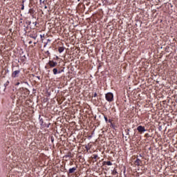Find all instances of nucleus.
I'll return each instance as SVG.
<instances>
[{
  "mask_svg": "<svg viewBox=\"0 0 177 177\" xmlns=\"http://www.w3.org/2000/svg\"><path fill=\"white\" fill-rule=\"evenodd\" d=\"M105 98L107 102H113L114 100V95L112 93H108L105 95Z\"/></svg>",
  "mask_w": 177,
  "mask_h": 177,
  "instance_id": "1",
  "label": "nucleus"
},
{
  "mask_svg": "<svg viewBox=\"0 0 177 177\" xmlns=\"http://www.w3.org/2000/svg\"><path fill=\"white\" fill-rule=\"evenodd\" d=\"M19 74H20V70L15 71L12 73V78H17V77H19Z\"/></svg>",
  "mask_w": 177,
  "mask_h": 177,
  "instance_id": "2",
  "label": "nucleus"
},
{
  "mask_svg": "<svg viewBox=\"0 0 177 177\" xmlns=\"http://www.w3.org/2000/svg\"><path fill=\"white\" fill-rule=\"evenodd\" d=\"M137 131H138V132H140V133H142V132H146V129H145V127L138 126L137 128Z\"/></svg>",
  "mask_w": 177,
  "mask_h": 177,
  "instance_id": "3",
  "label": "nucleus"
},
{
  "mask_svg": "<svg viewBox=\"0 0 177 177\" xmlns=\"http://www.w3.org/2000/svg\"><path fill=\"white\" fill-rule=\"evenodd\" d=\"M48 66L53 68V67H56V66H57V63L56 62L49 61Z\"/></svg>",
  "mask_w": 177,
  "mask_h": 177,
  "instance_id": "4",
  "label": "nucleus"
},
{
  "mask_svg": "<svg viewBox=\"0 0 177 177\" xmlns=\"http://www.w3.org/2000/svg\"><path fill=\"white\" fill-rule=\"evenodd\" d=\"M29 37H30V38H32L33 39H37V37H38V35H37V33H30V35H29Z\"/></svg>",
  "mask_w": 177,
  "mask_h": 177,
  "instance_id": "5",
  "label": "nucleus"
},
{
  "mask_svg": "<svg viewBox=\"0 0 177 177\" xmlns=\"http://www.w3.org/2000/svg\"><path fill=\"white\" fill-rule=\"evenodd\" d=\"M77 171V167H72L69 169L68 174H74Z\"/></svg>",
  "mask_w": 177,
  "mask_h": 177,
  "instance_id": "6",
  "label": "nucleus"
},
{
  "mask_svg": "<svg viewBox=\"0 0 177 177\" xmlns=\"http://www.w3.org/2000/svg\"><path fill=\"white\" fill-rule=\"evenodd\" d=\"M53 73L54 75H56V74H60V71H59L56 68L53 69Z\"/></svg>",
  "mask_w": 177,
  "mask_h": 177,
  "instance_id": "7",
  "label": "nucleus"
},
{
  "mask_svg": "<svg viewBox=\"0 0 177 177\" xmlns=\"http://www.w3.org/2000/svg\"><path fill=\"white\" fill-rule=\"evenodd\" d=\"M135 165H137L138 167H139V165H140V160L137 159L135 162H134Z\"/></svg>",
  "mask_w": 177,
  "mask_h": 177,
  "instance_id": "8",
  "label": "nucleus"
},
{
  "mask_svg": "<svg viewBox=\"0 0 177 177\" xmlns=\"http://www.w3.org/2000/svg\"><path fill=\"white\" fill-rule=\"evenodd\" d=\"M64 50V47H59L58 51L59 53H62Z\"/></svg>",
  "mask_w": 177,
  "mask_h": 177,
  "instance_id": "9",
  "label": "nucleus"
},
{
  "mask_svg": "<svg viewBox=\"0 0 177 177\" xmlns=\"http://www.w3.org/2000/svg\"><path fill=\"white\" fill-rule=\"evenodd\" d=\"M67 157H70L71 158H72L73 156H71V152H69L67 153V155L66 156V158Z\"/></svg>",
  "mask_w": 177,
  "mask_h": 177,
  "instance_id": "10",
  "label": "nucleus"
},
{
  "mask_svg": "<svg viewBox=\"0 0 177 177\" xmlns=\"http://www.w3.org/2000/svg\"><path fill=\"white\" fill-rule=\"evenodd\" d=\"M50 140H51L52 143H53V142H55V138H53V136H51Z\"/></svg>",
  "mask_w": 177,
  "mask_h": 177,
  "instance_id": "11",
  "label": "nucleus"
},
{
  "mask_svg": "<svg viewBox=\"0 0 177 177\" xmlns=\"http://www.w3.org/2000/svg\"><path fill=\"white\" fill-rule=\"evenodd\" d=\"M106 165H113V163H111V162H110V161H107Z\"/></svg>",
  "mask_w": 177,
  "mask_h": 177,
  "instance_id": "12",
  "label": "nucleus"
},
{
  "mask_svg": "<svg viewBox=\"0 0 177 177\" xmlns=\"http://www.w3.org/2000/svg\"><path fill=\"white\" fill-rule=\"evenodd\" d=\"M8 85H9V81H8L7 82H6V83L4 84L5 88H6V86H8Z\"/></svg>",
  "mask_w": 177,
  "mask_h": 177,
  "instance_id": "13",
  "label": "nucleus"
},
{
  "mask_svg": "<svg viewBox=\"0 0 177 177\" xmlns=\"http://www.w3.org/2000/svg\"><path fill=\"white\" fill-rule=\"evenodd\" d=\"M113 175H117V170L115 169L113 170Z\"/></svg>",
  "mask_w": 177,
  "mask_h": 177,
  "instance_id": "14",
  "label": "nucleus"
},
{
  "mask_svg": "<svg viewBox=\"0 0 177 177\" xmlns=\"http://www.w3.org/2000/svg\"><path fill=\"white\" fill-rule=\"evenodd\" d=\"M104 118L106 122H107L109 121V120L107 119V117L104 116Z\"/></svg>",
  "mask_w": 177,
  "mask_h": 177,
  "instance_id": "15",
  "label": "nucleus"
},
{
  "mask_svg": "<svg viewBox=\"0 0 177 177\" xmlns=\"http://www.w3.org/2000/svg\"><path fill=\"white\" fill-rule=\"evenodd\" d=\"M93 158L96 160V158H97V155H93Z\"/></svg>",
  "mask_w": 177,
  "mask_h": 177,
  "instance_id": "16",
  "label": "nucleus"
},
{
  "mask_svg": "<svg viewBox=\"0 0 177 177\" xmlns=\"http://www.w3.org/2000/svg\"><path fill=\"white\" fill-rule=\"evenodd\" d=\"M21 10H24V4H22Z\"/></svg>",
  "mask_w": 177,
  "mask_h": 177,
  "instance_id": "17",
  "label": "nucleus"
},
{
  "mask_svg": "<svg viewBox=\"0 0 177 177\" xmlns=\"http://www.w3.org/2000/svg\"><path fill=\"white\" fill-rule=\"evenodd\" d=\"M96 96H97V93H95L94 95H93V97H96Z\"/></svg>",
  "mask_w": 177,
  "mask_h": 177,
  "instance_id": "18",
  "label": "nucleus"
},
{
  "mask_svg": "<svg viewBox=\"0 0 177 177\" xmlns=\"http://www.w3.org/2000/svg\"><path fill=\"white\" fill-rule=\"evenodd\" d=\"M18 85H20V82H17V83L15 84L16 86H18Z\"/></svg>",
  "mask_w": 177,
  "mask_h": 177,
  "instance_id": "19",
  "label": "nucleus"
},
{
  "mask_svg": "<svg viewBox=\"0 0 177 177\" xmlns=\"http://www.w3.org/2000/svg\"><path fill=\"white\" fill-rule=\"evenodd\" d=\"M28 44H29V45H31V44H32V41H30L28 42Z\"/></svg>",
  "mask_w": 177,
  "mask_h": 177,
  "instance_id": "20",
  "label": "nucleus"
},
{
  "mask_svg": "<svg viewBox=\"0 0 177 177\" xmlns=\"http://www.w3.org/2000/svg\"><path fill=\"white\" fill-rule=\"evenodd\" d=\"M24 2H26V1L25 0H22V5H24Z\"/></svg>",
  "mask_w": 177,
  "mask_h": 177,
  "instance_id": "21",
  "label": "nucleus"
},
{
  "mask_svg": "<svg viewBox=\"0 0 177 177\" xmlns=\"http://www.w3.org/2000/svg\"><path fill=\"white\" fill-rule=\"evenodd\" d=\"M149 136V133H146L145 134V137L147 138V136Z\"/></svg>",
  "mask_w": 177,
  "mask_h": 177,
  "instance_id": "22",
  "label": "nucleus"
},
{
  "mask_svg": "<svg viewBox=\"0 0 177 177\" xmlns=\"http://www.w3.org/2000/svg\"><path fill=\"white\" fill-rule=\"evenodd\" d=\"M44 9H48V6H45Z\"/></svg>",
  "mask_w": 177,
  "mask_h": 177,
  "instance_id": "23",
  "label": "nucleus"
},
{
  "mask_svg": "<svg viewBox=\"0 0 177 177\" xmlns=\"http://www.w3.org/2000/svg\"><path fill=\"white\" fill-rule=\"evenodd\" d=\"M33 24H35V26H37V22H33Z\"/></svg>",
  "mask_w": 177,
  "mask_h": 177,
  "instance_id": "24",
  "label": "nucleus"
},
{
  "mask_svg": "<svg viewBox=\"0 0 177 177\" xmlns=\"http://www.w3.org/2000/svg\"><path fill=\"white\" fill-rule=\"evenodd\" d=\"M60 71V73H63V71H64V70H62V71Z\"/></svg>",
  "mask_w": 177,
  "mask_h": 177,
  "instance_id": "25",
  "label": "nucleus"
},
{
  "mask_svg": "<svg viewBox=\"0 0 177 177\" xmlns=\"http://www.w3.org/2000/svg\"><path fill=\"white\" fill-rule=\"evenodd\" d=\"M48 55H50V53L49 51H47Z\"/></svg>",
  "mask_w": 177,
  "mask_h": 177,
  "instance_id": "26",
  "label": "nucleus"
},
{
  "mask_svg": "<svg viewBox=\"0 0 177 177\" xmlns=\"http://www.w3.org/2000/svg\"><path fill=\"white\" fill-rule=\"evenodd\" d=\"M109 122H111V120L109 119Z\"/></svg>",
  "mask_w": 177,
  "mask_h": 177,
  "instance_id": "27",
  "label": "nucleus"
},
{
  "mask_svg": "<svg viewBox=\"0 0 177 177\" xmlns=\"http://www.w3.org/2000/svg\"><path fill=\"white\" fill-rule=\"evenodd\" d=\"M39 2H40V3H41V2H42V0H39Z\"/></svg>",
  "mask_w": 177,
  "mask_h": 177,
  "instance_id": "28",
  "label": "nucleus"
},
{
  "mask_svg": "<svg viewBox=\"0 0 177 177\" xmlns=\"http://www.w3.org/2000/svg\"><path fill=\"white\" fill-rule=\"evenodd\" d=\"M42 3H45V1H44L42 2Z\"/></svg>",
  "mask_w": 177,
  "mask_h": 177,
  "instance_id": "29",
  "label": "nucleus"
},
{
  "mask_svg": "<svg viewBox=\"0 0 177 177\" xmlns=\"http://www.w3.org/2000/svg\"><path fill=\"white\" fill-rule=\"evenodd\" d=\"M37 78H38V80H39V76H37Z\"/></svg>",
  "mask_w": 177,
  "mask_h": 177,
  "instance_id": "30",
  "label": "nucleus"
},
{
  "mask_svg": "<svg viewBox=\"0 0 177 177\" xmlns=\"http://www.w3.org/2000/svg\"><path fill=\"white\" fill-rule=\"evenodd\" d=\"M29 24H31V22H29Z\"/></svg>",
  "mask_w": 177,
  "mask_h": 177,
  "instance_id": "31",
  "label": "nucleus"
},
{
  "mask_svg": "<svg viewBox=\"0 0 177 177\" xmlns=\"http://www.w3.org/2000/svg\"><path fill=\"white\" fill-rule=\"evenodd\" d=\"M29 24H31V22H29Z\"/></svg>",
  "mask_w": 177,
  "mask_h": 177,
  "instance_id": "32",
  "label": "nucleus"
},
{
  "mask_svg": "<svg viewBox=\"0 0 177 177\" xmlns=\"http://www.w3.org/2000/svg\"><path fill=\"white\" fill-rule=\"evenodd\" d=\"M31 9L29 10V12H30Z\"/></svg>",
  "mask_w": 177,
  "mask_h": 177,
  "instance_id": "33",
  "label": "nucleus"
},
{
  "mask_svg": "<svg viewBox=\"0 0 177 177\" xmlns=\"http://www.w3.org/2000/svg\"><path fill=\"white\" fill-rule=\"evenodd\" d=\"M31 9L29 10V12H30Z\"/></svg>",
  "mask_w": 177,
  "mask_h": 177,
  "instance_id": "34",
  "label": "nucleus"
}]
</instances>
